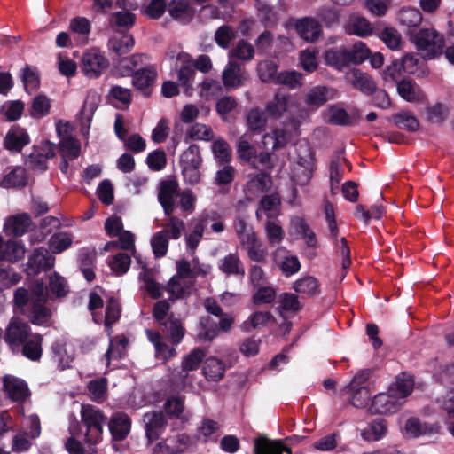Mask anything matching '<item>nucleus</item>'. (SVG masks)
Here are the masks:
<instances>
[{"mask_svg":"<svg viewBox=\"0 0 454 454\" xmlns=\"http://www.w3.org/2000/svg\"><path fill=\"white\" fill-rule=\"evenodd\" d=\"M96 259V252L89 248H82L79 254V268L88 282L93 281L96 278L94 271Z\"/></svg>","mask_w":454,"mask_h":454,"instance_id":"obj_29","label":"nucleus"},{"mask_svg":"<svg viewBox=\"0 0 454 454\" xmlns=\"http://www.w3.org/2000/svg\"><path fill=\"white\" fill-rule=\"evenodd\" d=\"M254 454H292L291 449L286 446L281 440H270L265 437L257 438L254 444Z\"/></svg>","mask_w":454,"mask_h":454,"instance_id":"obj_25","label":"nucleus"},{"mask_svg":"<svg viewBox=\"0 0 454 454\" xmlns=\"http://www.w3.org/2000/svg\"><path fill=\"white\" fill-rule=\"evenodd\" d=\"M387 431V422L385 419L377 418L372 420L369 426L364 428L361 435L364 440L368 442L379 441L383 438Z\"/></svg>","mask_w":454,"mask_h":454,"instance_id":"obj_34","label":"nucleus"},{"mask_svg":"<svg viewBox=\"0 0 454 454\" xmlns=\"http://www.w3.org/2000/svg\"><path fill=\"white\" fill-rule=\"evenodd\" d=\"M135 45V39L131 35L114 36L107 42V47L114 63H119L125 55L131 51Z\"/></svg>","mask_w":454,"mask_h":454,"instance_id":"obj_13","label":"nucleus"},{"mask_svg":"<svg viewBox=\"0 0 454 454\" xmlns=\"http://www.w3.org/2000/svg\"><path fill=\"white\" fill-rule=\"evenodd\" d=\"M394 124L402 129L414 132L419 128V122L414 114L408 111H401L392 115Z\"/></svg>","mask_w":454,"mask_h":454,"instance_id":"obj_43","label":"nucleus"},{"mask_svg":"<svg viewBox=\"0 0 454 454\" xmlns=\"http://www.w3.org/2000/svg\"><path fill=\"white\" fill-rule=\"evenodd\" d=\"M231 57L240 60H251L254 55V46L247 41L241 39L231 51Z\"/></svg>","mask_w":454,"mask_h":454,"instance_id":"obj_58","label":"nucleus"},{"mask_svg":"<svg viewBox=\"0 0 454 454\" xmlns=\"http://www.w3.org/2000/svg\"><path fill=\"white\" fill-rule=\"evenodd\" d=\"M348 32L350 35L364 37L372 34V28L365 18L356 17L350 20L348 26Z\"/></svg>","mask_w":454,"mask_h":454,"instance_id":"obj_56","label":"nucleus"},{"mask_svg":"<svg viewBox=\"0 0 454 454\" xmlns=\"http://www.w3.org/2000/svg\"><path fill=\"white\" fill-rule=\"evenodd\" d=\"M331 92H333V90L326 86L314 87L307 93L305 103L309 107L318 108L329 99L333 98V95H330Z\"/></svg>","mask_w":454,"mask_h":454,"instance_id":"obj_32","label":"nucleus"},{"mask_svg":"<svg viewBox=\"0 0 454 454\" xmlns=\"http://www.w3.org/2000/svg\"><path fill=\"white\" fill-rule=\"evenodd\" d=\"M168 230H162L156 232L151 240L153 252L155 257L160 258L166 255L168 247Z\"/></svg>","mask_w":454,"mask_h":454,"instance_id":"obj_53","label":"nucleus"},{"mask_svg":"<svg viewBox=\"0 0 454 454\" xmlns=\"http://www.w3.org/2000/svg\"><path fill=\"white\" fill-rule=\"evenodd\" d=\"M25 104L21 100L6 101L0 108V114L4 116L6 121H15L23 114Z\"/></svg>","mask_w":454,"mask_h":454,"instance_id":"obj_45","label":"nucleus"},{"mask_svg":"<svg viewBox=\"0 0 454 454\" xmlns=\"http://www.w3.org/2000/svg\"><path fill=\"white\" fill-rule=\"evenodd\" d=\"M192 444L191 437L186 434H179L167 437L157 442L153 448V454H180Z\"/></svg>","mask_w":454,"mask_h":454,"instance_id":"obj_5","label":"nucleus"},{"mask_svg":"<svg viewBox=\"0 0 454 454\" xmlns=\"http://www.w3.org/2000/svg\"><path fill=\"white\" fill-rule=\"evenodd\" d=\"M294 27L301 38L310 43L316 42L322 34L319 21L311 17L297 20Z\"/></svg>","mask_w":454,"mask_h":454,"instance_id":"obj_18","label":"nucleus"},{"mask_svg":"<svg viewBox=\"0 0 454 454\" xmlns=\"http://www.w3.org/2000/svg\"><path fill=\"white\" fill-rule=\"evenodd\" d=\"M22 82L26 92L31 94L40 87V76L35 68H31L30 66L26 65L22 69Z\"/></svg>","mask_w":454,"mask_h":454,"instance_id":"obj_52","label":"nucleus"},{"mask_svg":"<svg viewBox=\"0 0 454 454\" xmlns=\"http://www.w3.org/2000/svg\"><path fill=\"white\" fill-rule=\"evenodd\" d=\"M400 409L397 396L389 393H380L372 400L370 412L372 414L395 413Z\"/></svg>","mask_w":454,"mask_h":454,"instance_id":"obj_17","label":"nucleus"},{"mask_svg":"<svg viewBox=\"0 0 454 454\" xmlns=\"http://www.w3.org/2000/svg\"><path fill=\"white\" fill-rule=\"evenodd\" d=\"M342 392L351 395L350 403L356 408H364L369 403L370 393L365 387H354V389L345 387Z\"/></svg>","mask_w":454,"mask_h":454,"instance_id":"obj_55","label":"nucleus"},{"mask_svg":"<svg viewBox=\"0 0 454 454\" xmlns=\"http://www.w3.org/2000/svg\"><path fill=\"white\" fill-rule=\"evenodd\" d=\"M200 325L202 331L198 334V337L201 340L212 341L220 333L218 322H215L209 316L201 317Z\"/></svg>","mask_w":454,"mask_h":454,"instance_id":"obj_47","label":"nucleus"},{"mask_svg":"<svg viewBox=\"0 0 454 454\" xmlns=\"http://www.w3.org/2000/svg\"><path fill=\"white\" fill-rule=\"evenodd\" d=\"M121 309L117 298L111 296L106 301L105 327L108 334H111L112 327L121 317Z\"/></svg>","mask_w":454,"mask_h":454,"instance_id":"obj_40","label":"nucleus"},{"mask_svg":"<svg viewBox=\"0 0 454 454\" xmlns=\"http://www.w3.org/2000/svg\"><path fill=\"white\" fill-rule=\"evenodd\" d=\"M131 263L130 256L123 252L114 254L108 262V265L116 276H122L128 272Z\"/></svg>","mask_w":454,"mask_h":454,"instance_id":"obj_49","label":"nucleus"},{"mask_svg":"<svg viewBox=\"0 0 454 454\" xmlns=\"http://www.w3.org/2000/svg\"><path fill=\"white\" fill-rule=\"evenodd\" d=\"M51 350L52 353V359L58 364V369L64 371L70 368V363L73 357L67 353L66 344L62 340H57L52 342Z\"/></svg>","mask_w":454,"mask_h":454,"instance_id":"obj_41","label":"nucleus"},{"mask_svg":"<svg viewBox=\"0 0 454 454\" xmlns=\"http://www.w3.org/2000/svg\"><path fill=\"white\" fill-rule=\"evenodd\" d=\"M32 334L31 327L19 317H12L4 334V340L13 351H20L22 343Z\"/></svg>","mask_w":454,"mask_h":454,"instance_id":"obj_4","label":"nucleus"},{"mask_svg":"<svg viewBox=\"0 0 454 454\" xmlns=\"http://www.w3.org/2000/svg\"><path fill=\"white\" fill-rule=\"evenodd\" d=\"M113 440L121 442L127 438L131 428V419L122 411L114 412L107 422Z\"/></svg>","mask_w":454,"mask_h":454,"instance_id":"obj_10","label":"nucleus"},{"mask_svg":"<svg viewBox=\"0 0 454 454\" xmlns=\"http://www.w3.org/2000/svg\"><path fill=\"white\" fill-rule=\"evenodd\" d=\"M51 107V99L46 95L41 93L32 99L29 114L33 118L40 119L50 114Z\"/></svg>","mask_w":454,"mask_h":454,"instance_id":"obj_42","label":"nucleus"},{"mask_svg":"<svg viewBox=\"0 0 454 454\" xmlns=\"http://www.w3.org/2000/svg\"><path fill=\"white\" fill-rule=\"evenodd\" d=\"M55 262V257L44 247L35 248L28 257L27 272L28 275H38L42 271L50 270Z\"/></svg>","mask_w":454,"mask_h":454,"instance_id":"obj_6","label":"nucleus"},{"mask_svg":"<svg viewBox=\"0 0 454 454\" xmlns=\"http://www.w3.org/2000/svg\"><path fill=\"white\" fill-rule=\"evenodd\" d=\"M223 82L226 88H238L243 85L247 76L245 68L237 62H229L223 72Z\"/></svg>","mask_w":454,"mask_h":454,"instance_id":"obj_23","label":"nucleus"},{"mask_svg":"<svg viewBox=\"0 0 454 454\" xmlns=\"http://www.w3.org/2000/svg\"><path fill=\"white\" fill-rule=\"evenodd\" d=\"M131 76L132 84L136 90H139L144 97L149 98L158 77L156 68L153 66L138 68Z\"/></svg>","mask_w":454,"mask_h":454,"instance_id":"obj_8","label":"nucleus"},{"mask_svg":"<svg viewBox=\"0 0 454 454\" xmlns=\"http://www.w3.org/2000/svg\"><path fill=\"white\" fill-rule=\"evenodd\" d=\"M292 127L294 128V131L287 130L286 128H276L272 130L271 135L265 134L263 136V143L267 144V139H271L273 140V150H279L286 147L293 141L294 136L299 135L298 121H293Z\"/></svg>","mask_w":454,"mask_h":454,"instance_id":"obj_19","label":"nucleus"},{"mask_svg":"<svg viewBox=\"0 0 454 454\" xmlns=\"http://www.w3.org/2000/svg\"><path fill=\"white\" fill-rule=\"evenodd\" d=\"M406 434L411 437H419L422 434H432L434 429L426 423H421L418 418H410L405 423Z\"/></svg>","mask_w":454,"mask_h":454,"instance_id":"obj_54","label":"nucleus"},{"mask_svg":"<svg viewBox=\"0 0 454 454\" xmlns=\"http://www.w3.org/2000/svg\"><path fill=\"white\" fill-rule=\"evenodd\" d=\"M235 36L236 31L232 27L229 25H223L216 29L215 33V41L219 47L227 49Z\"/></svg>","mask_w":454,"mask_h":454,"instance_id":"obj_59","label":"nucleus"},{"mask_svg":"<svg viewBox=\"0 0 454 454\" xmlns=\"http://www.w3.org/2000/svg\"><path fill=\"white\" fill-rule=\"evenodd\" d=\"M352 86L366 96H371L376 90V83L372 77L360 69L355 68L350 73Z\"/></svg>","mask_w":454,"mask_h":454,"instance_id":"obj_26","label":"nucleus"},{"mask_svg":"<svg viewBox=\"0 0 454 454\" xmlns=\"http://www.w3.org/2000/svg\"><path fill=\"white\" fill-rule=\"evenodd\" d=\"M32 225L33 222L30 215L20 213L8 217L4 229L7 236L17 238L28 232Z\"/></svg>","mask_w":454,"mask_h":454,"instance_id":"obj_14","label":"nucleus"},{"mask_svg":"<svg viewBox=\"0 0 454 454\" xmlns=\"http://www.w3.org/2000/svg\"><path fill=\"white\" fill-rule=\"evenodd\" d=\"M278 66L272 61H264L258 65V75L263 82L277 83Z\"/></svg>","mask_w":454,"mask_h":454,"instance_id":"obj_61","label":"nucleus"},{"mask_svg":"<svg viewBox=\"0 0 454 454\" xmlns=\"http://www.w3.org/2000/svg\"><path fill=\"white\" fill-rule=\"evenodd\" d=\"M396 90L403 100L410 103L422 102L425 98L421 88L411 78H403L397 82Z\"/></svg>","mask_w":454,"mask_h":454,"instance_id":"obj_20","label":"nucleus"},{"mask_svg":"<svg viewBox=\"0 0 454 454\" xmlns=\"http://www.w3.org/2000/svg\"><path fill=\"white\" fill-rule=\"evenodd\" d=\"M81 151V145L79 141L72 137H62L61 142L59 143V152L61 153V157H70L71 160L76 159Z\"/></svg>","mask_w":454,"mask_h":454,"instance_id":"obj_57","label":"nucleus"},{"mask_svg":"<svg viewBox=\"0 0 454 454\" xmlns=\"http://www.w3.org/2000/svg\"><path fill=\"white\" fill-rule=\"evenodd\" d=\"M178 195V184L176 180H164L160 183L158 200L166 215L173 214L175 209V197Z\"/></svg>","mask_w":454,"mask_h":454,"instance_id":"obj_11","label":"nucleus"},{"mask_svg":"<svg viewBox=\"0 0 454 454\" xmlns=\"http://www.w3.org/2000/svg\"><path fill=\"white\" fill-rule=\"evenodd\" d=\"M82 423L86 428L84 441L95 445L102 439L103 426L106 423L107 418L104 412L93 406L83 405L81 411Z\"/></svg>","mask_w":454,"mask_h":454,"instance_id":"obj_2","label":"nucleus"},{"mask_svg":"<svg viewBox=\"0 0 454 454\" xmlns=\"http://www.w3.org/2000/svg\"><path fill=\"white\" fill-rule=\"evenodd\" d=\"M213 137V130L210 127L201 124L195 123L192 125L188 130L187 137L185 138V142H188L189 139L192 140H211Z\"/></svg>","mask_w":454,"mask_h":454,"instance_id":"obj_62","label":"nucleus"},{"mask_svg":"<svg viewBox=\"0 0 454 454\" xmlns=\"http://www.w3.org/2000/svg\"><path fill=\"white\" fill-rule=\"evenodd\" d=\"M357 117L350 115L348 112L335 105L329 107L328 122L339 126H354L357 124Z\"/></svg>","mask_w":454,"mask_h":454,"instance_id":"obj_36","label":"nucleus"},{"mask_svg":"<svg viewBox=\"0 0 454 454\" xmlns=\"http://www.w3.org/2000/svg\"><path fill=\"white\" fill-rule=\"evenodd\" d=\"M325 63L338 71L348 67L346 62L345 47L331 48L324 53Z\"/></svg>","mask_w":454,"mask_h":454,"instance_id":"obj_38","label":"nucleus"},{"mask_svg":"<svg viewBox=\"0 0 454 454\" xmlns=\"http://www.w3.org/2000/svg\"><path fill=\"white\" fill-rule=\"evenodd\" d=\"M371 51L362 41L356 42L350 48L345 47L346 62L350 65H360L370 57Z\"/></svg>","mask_w":454,"mask_h":454,"instance_id":"obj_30","label":"nucleus"},{"mask_svg":"<svg viewBox=\"0 0 454 454\" xmlns=\"http://www.w3.org/2000/svg\"><path fill=\"white\" fill-rule=\"evenodd\" d=\"M398 20L400 24L408 27L406 34L409 35L410 31L417 32L416 29L422 22V14L418 9H402L398 14Z\"/></svg>","mask_w":454,"mask_h":454,"instance_id":"obj_35","label":"nucleus"},{"mask_svg":"<svg viewBox=\"0 0 454 454\" xmlns=\"http://www.w3.org/2000/svg\"><path fill=\"white\" fill-rule=\"evenodd\" d=\"M320 286L319 280L310 275L302 276L293 283V289L303 299L312 298L320 294Z\"/></svg>","mask_w":454,"mask_h":454,"instance_id":"obj_22","label":"nucleus"},{"mask_svg":"<svg viewBox=\"0 0 454 454\" xmlns=\"http://www.w3.org/2000/svg\"><path fill=\"white\" fill-rule=\"evenodd\" d=\"M43 293L42 296L37 297L35 301H32L26 313H23L28 321L38 326L48 325L51 319V310L45 304Z\"/></svg>","mask_w":454,"mask_h":454,"instance_id":"obj_9","label":"nucleus"},{"mask_svg":"<svg viewBox=\"0 0 454 454\" xmlns=\"http://www.w3.org/2000/svg\"><path fill=\"white\" fill-rule=\"evenodd\" d=\"M205 356V351L200 348H194L188 355H186L182 362V372H184L182 377L186 378L188 372L197 370L203 361Z\"/></svg>","mask_w":454,"mask_h":454,"instance_id":"obj_44","label":"nucleus"},{"mask_svg":"<svg viewBox=\"0 0 454 454\" xmlns=\"http://www.w3.org/2000/svg\"><path fill=\"white\" fill-rule=\"evenodd\" d=\"M27 176L22 167H12L0 180V187L4 189H20L27 185Z\"/></svg>","mask_w":454,"mask_h":454,"instance_id":"obj_27","label":"nucleus"},{"mask_svg":"<svg viewBox=\"0 0 454 454\" xmlns=\"http://www.w3.org/2000/svg\"><path fill=\"white\" fill-rule=\"evenodd\" d=\"M109 67V60L97 48H92L82 54L81 68L90 79L100 77Z\"/></svg>","mask_w":454,"mask_h":454,"instance_id":"obj_3","label":"nucleus"},{"mask_svg":"<svg viewBox=\"0 0 454 454\" xmlns=\"http://www.w3.org/2000/svg\"><path fill=\"white\" fill-rule=\"evenodd\" d=\"M30 143V137L26 129L12 125L4 139V148L8 151L20 153Z\"/></svg>","mask_w":454,"mask_h":454,"instance_id":"obj_15","label":"nucleus"},{"mask_svg":"<svg viewBox=\"0 0 454 454\" xmlns=\"http://www.w3.org/2000/svg\"><path fill=\"white\" fill-rule=\"evenodd\" d=\"M202 371L207 380L219 381L224 376L225 365L223 361L209 357L205 361Z\"/></svg>","mask_w":454,"mask_h":454,"instance_id":"obj_37","label":"nucleus"},{"mask_svg":"<svg viewBox=\"0 0 454 454\" xmlns=\"http://www.w3.org/2000/svg\"><path fill=\"white\" fill-rule=\"evenodd\" d=\"M410 40L417 49L424 53V58L431 59L443 52L445 39L433 28H422L417 32H409Z\"/></svg>","mask_w":454,"mask_h":454,"instance_id":"obj_1","label":"nucleus"},{"mask_svg":"<svg viewBox=\"0 0 454 454\" xmlns=\"http://www.w3.org/2000/svg\"><path fill=\"white\" fill-rule=\"evenodd\" d=\"M3 387L8 397L13 402H24L30 395L27 384L12 375H5L3 378Z\"/></svg>","mask_w":454,"mask_h":454,"instance_id":"obj_12","label":"nucleus"},{"mask_svg":"<svg viewBox=\"0 0 454 454\" xmlns=\"http://www.w3.org/2000/svg\"><path fill=\"white\" fill-rule=\"evenodd\" d=\"M49 288L59 298L65 297L68 293L67 280L57 272L50 277Z\"/></svg>","mask_w":454,"mask_h":454,"instance_id":"obj_64","label":"nucleus"},{"mask_svg":"<svg viewBox=\"0 0 454 454\" xmlns=\"http://www.w3.org/2000/svg\"><path fill=\"white\" fill-rule=\"evenodd\" d=\"M202 158L199 145H191L181 155V166H201Z\"/></svg>","mask_w":454,"mask_h":454,"instance_id":"obj_63","label":"nucleus"},{"mask_svg":"<svg viewBox=\"0 0 454 454\" xmlns=\"http://www.w3.org/2000/svg\"><path fill=\"white\" fill-rule=\"evenodd\" d=\"M247 123L250 130L254 133L264 131L267 125L264 112L259 108L251 109L247 115Z\"/></svg>","mask_w":454,"mask_h":454,"instance_id":"obj_50","label":"nucleus"},{"mask_svg":"<svg viewBox=\"0 0 454 454\" xmlns=\"http://www.w3.org/2000/svg\"><path fill=\"white\" fill-rule=\"evenodd\" d=\"M280 312H292L294 314L298 313L303 308V305L299 301V296L293 293H282L278 295Z\"/></svg>","mask_w":454,"mask_h":454,"instance_id":"obj_48","label":"nucleus"},{"mask_svg":"<svg viewBox=\"0 0 454 454\" xmlns=\"http://www.w3.org/2000/svg\"><path fill=\"white\" fill-rule=\"evenodd\" d=\"M178 61L182 62L177 74L178 81L182 86L188 90L191 88V81L193 80L196 74L193 61L188 54H179L177 57V62Z\"/></svg>","mask_w":454,"mask_h":454,"instance_id":"obj_31","label":"nucleus"},{"mask_svg":"<svg viewBox=\"0 0 454 454\" xmlns=\"http://www.w3.org/2000/svg\"><path fill=\"white\" fill-rule=\"evenodd\" d=\"M212 152L219 165L228 164L231 160V148L223 138H218L213 142Z\"/></svg>","mask_w":454,"mask_h":454,"instance_id":"obj_46","label":"nucleus"},{"mask_svg":"<svg viewBox=\"0 0 454 454\" xmlns=\"http://www.w3.org/2000/svg\"><path fill=\"white\" fill-rule=\"evenodd\" d=\"M218 269L226 277L234 276L244 278L246 274L245 266L237 252L230 253L220 259L218 262Z\"/></svg>","mask_w":454,"mask_h":454,"instance_id":"obj_21","label":"nucleus"},{"mask_svg":"<svg viewBox=\"0 0 454 454\" xmlns=\"http://www.w3.org/2000/svg\"><path fill=\"white\" fill-rule=\"evenodd\" d=\"M288 98L286 96L276 94L274 98L266 106V112L274 118H279L286 111Z\"/></svg>","mask_w":454,"mask_h":454,"instance_id":"obj_60","label":"nucleus"},{"mask_svg":"<svg viewBox=\"0 0 454 454\" xmlns=\"http://www.w3.org/2000/svg\"><path fill=\"white\" fill-rule=\"evenodd\" d=\"M276 323V318L270 311H256L249 316L242 325V329L250 332L253 329L267 325L268 323Z\"/></svg>","mask_w":454,"mask_h":454,"instance_id":"obj_39","label":"nucleus"},{"mask_svg":"<svg viewBox=\"0 0 454 454\" xmlns=\"http://www.w3.org/2000/svg\"><path fill=\"white\" fill-rule=\"evenodd\" d=\"M73 236L67 232L53 234L49 240V247L51 253L60 254L71 247Z\"/></svg>","mask_w":454,"mask_h":454,"instance_id":"obj_51","label":"nucleus"},{"mask_svg":"<svg viewBox=\"0 0 454 454\" xmlns=\"http://www.w3.org/2000/svg\"><path fill=\"white\" fill-rule=\"evenodd\" d=\"M43 293V283L38 284L33 293H29L25 287H18L13 293V310L15 313L23 315L30 307L32 301Z\"/></svg>","mask_w":454,"mask_h":454,"instance_id":"obj_16","label":"nucleus"},{"mask_svg":"<svg viewBox=\"0 0 454 454\" xmlns=\"http://www.w3.org/2000/svg\"><path fill=\"white\" fill-rule=\"evenodd\" d=\"M161 331L166 333L173 345L179 344L184 337L185 330L180 319L171 314L167 321L160 325Z\"/></svg>","mask_w":454,"mask_h":454,"instance_id":"obj_28","label":"nucleus"},{"mask_svg":"<svg viewBox=\"0 0 454 454\" xmlns=\"http://www.w3.org/2000/svg\"><path fill=\"white\" fill-rule=\"evenodd\" d=\"M43 337L40 333H32L20 348L22 356L28 360L38 362L43 356Z\"/></svg>","mask_w":454,"mask_h":454,"instance_id":"obj_24","label":"nucleus"},{"mask_svg":"<svg viewBox=\"0 0 454 454\" xmlns=\"http://www.w3.org/2000/svg\"><path fill=\"white\" fill-rule=\"evenodd\" d=\"M168 11L171 18L182 23H188L192 18V12L187 0H171Z\"/></svg>","mask_w":454,"mask_h":454,"instance_id":"obj_33","label":"nucleus"},{"mask_svg":"<svg viewBox=\"0 0 454 454\" xmlns=\"http://www.w3.org/2000/svg\"><path fill=\"white\" fill-rule=\"evenodd\" d=\"M145 436L149 442L158 440L165 432L168 422L162 411H150L143 415Z\"/></svg>","mask_w":454,"mask_h":454,"instance_id":"obj_7","label":"nucleus"}]
</instances>
